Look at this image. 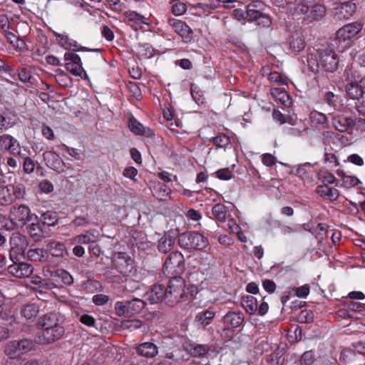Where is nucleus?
<instances>
[{
	"mask_svg": "<svg viewBox=\"0 0 365 365\" xmlns=\"http://www.w3.org/2000/svg\"><path fill=\"white\" fill-rule=\"evenodd\" d=\"M63 317L60 313L53 312L41 317L37 323L38 328L42 329L37 337L39 344H51L60 339L65 330L61 323Z\"/></svg>",
	"mask_w": 365,
	"mask_h": 365,
	"instance_id": "f257e3e1",
	"label": "nucleus"
},
{
	"mask_svg": "<svg viewBox=\"0 0 365 365\" xmlns=\"http://www.w3.org/2000/svg\"><path fill=\"white\" fill-rule=\"evenodd\" d=\"M165 289L166 303L170 306L187 298L185 281L180 277H173Z\"/></svg>",
	"mask_w": 365,
	"mask_h": 365,
	"instance_id": "f03ea898",
	"label": "nucleus"
},
{
	"mask_svg": "<svg viewBox=\"0 0 365 365\" xmlns=\"http://www.w3.org/2000/svg\"><path fill=\"white\" fill-rule=\"evenodd\" d=\"M178 245L188 251L201 250L207 246L208 240L197 232H185L179 235Z\"/></svg>",
	"mask_w": 365,
	"mask_h": 365,
	"instance_id": "7ed1b4c3",
	"label": "nucleus"
},
{
	"mask_svg": "<svg viewBox=\"0 0 365 365\" xmlns=\"http://www.w3.org/2000/svg\"><path fill=\"white\" fill-rule=\"evenodd\" d=\"M247 14L255 24L262 28H268L272 24V20L269 15L264 14L265 4L260 0H253L246 6Z\"/></svg>",
	"mask_w": 365,
	"mask_h": 365,
	"instance_id": "20e7f679",
	"label": "nucleus"
},
{
	"mask_svg": "<svg viewBox=\"0 0 365 365\" xmlns=\"http://www.w3.org/2000/svg\"><path fill=\"white\" fill-rule=\"evenodd\" d=\"M113 267L123 277H135L137 269L135 268L134 260L125 252H116L112 259Z\"/></svg>",
	"mask_w": 365,
	"mask_h": 365,
	"instance_id": "39448f33",
	"label": "nucleus"
},
{
	"mask_svg": "<svg viewBox=\"0 0 365 365\" xmlns=\"http://www.w3.org/2000/svg\"><path fill=\"white\" fill-rule=\"evenodd\" d=\"M9 217L16 227H22L27 222L36 221L38 219L37 215L31 213L30 208L26 205L12 206Z\"/></svg>",
	"mask_w": 365,
	"mask_h": 365,
	"instance_id": "423d86ee",
	"label": "nucleus"
},
{
	"mask_svg": "<svg viewBox=\"0 0 365 365\" xmlns=\"http://www.w3.org/2000/svg\"><path fill=\"white\" fill-rule=\"evenodd\" d=\"M34 347L33 341L28 339L9 341L4 346V352L11 359H19L29 352Z\"/></svg>",
	"mask_w": 365,
	"mask_h": 365,
	"instance_id": "0eeeda50",
	"label": "nucleus"
},
{
	"mask_svg": "<svg viewBox=\"0 0 365 365\" xmlns=\"http://www.w3.org/2000/svg\"><path fill=\"white\" fill-rule=\"evenodd\" d=\"M145 305L144 300L134 298L130 301L117 302L115 310L118 316H131L139 313Z\"/></svg>",
	"mask_w": 365,
	"mask_h": 365,
	"instance_id": "6e6552de",
	"label": "nucleus"
},
{
	"mask_svg": "<svg viewBox=\"0 0 365 365\" xmlns=\"http://www.w3.org/2000/svg\"><path fill=\"white\" fill-rule=\"evenodd\" d=\"M9 244L11 246L9 250L11 260H14L19 256H23L29 246L27 237L17 232L11 235Z\"/></svg>",
	"mask_w": 365,
	"mask_h": 365,
	"instance_id": "1a4fd4ad",
	"label": "nucleus"
},
{
	"mask_svg": "<svg viewBox=\"0 0 365 365\" xmlns=\"http://www.w3.org/2000/svg\"><path fill=\"white\" fill-rule=\"evenodd\" d=\"M184 269V257L178 252L170 253L163 264V272L167 275H178Z\"/></svg>",
	"mask_w": 365,
	"mask_h": 365,
	"instance_id": "9d476101",
	"label": "nucleus"
},
{
	"mask_svg": "<svg viewBox=\"0 0 365 365\" xmlns=\"http://www.w3.org/2000/svg\"><path fill=\"white\" fill-rule=\"evenodd\" d=\"M64 60L66 61V68L71 73L82 78L87 77V74L82 66L81 59L78 54L67 52L64 54Z\"/></svg>",
	"mask_w": 365,
	"mask_h": 365,
	"instance_id": "9b49d317",
	"label": "nucleus"
},
{
	"mask_svg": "<svg viewBox=\"0 0 365 365\" xmlns=\"http://www.w3.org/2000/svg\"><path fill=\"white\" fill-rule=\"evenodd\" d=\"M11 261L13 264L7 267V271L11 275L17 278H26L32 274L34 267L31 264L20 262L19 257Z\"/></svg>",
	"mask_w": 365,
	"mask_h": 365,
	"instance_id": "f8f14e48",
	"label": "nucleus"
},
{
	"mask_svg": "<svg viewBox=\"0 0 365 365\" xmlns=\"http://www.w3.org/2000/svg\"><path fill=\"white\" fill-rule=\"evenodd\" d=\"M225 326L223 331H233L245 322V315L240 311H229L222 319Z\"/></svg>",
	"mask_w": 365,
	"mask_h": 365,
	"instance_id": "ddd939ff",
	"label": "nucleus"
},
{
	"mask_svg": "<svg viewBox=\"0 0 365 365\" xmlns=\"http://www.w3.org/2000/svg\"><path fill=\"white\" fill-rule=\"evenodd\" d=\"M319 64L327 72L336 71L339 64L337 54L332 50L323 49L319 51Z\"/></svg>",
	"mask_w": 365,
	"mask_h": 365,
	"instance_id": "4468645a",
	"label": "nucleus"
},
{
	"mask_svg": "<svg viewBox=\"0 0 365 365\" xmlns=\"http://www.w3.org/2000/svg\"><path fill=\"white\" fill-rule=\"evenodd\" d=\"M168 23L185 43H189L192 41V31L185 23L171 18L168 19Z\"/></svg>",
	"mask_w": 365,
	"mask_h": 365,
	"instance_id": "2eb2a0df",
	"label": "nucleus"
},
{
	"mask_svg": "<svg viewBox=\"0 0 365 365\" xmlns=\"http://www.w3.org/2000/svg\"><path fill=\"white\" fill-rule=\"evenodd\" d=\"M362 29V24L354 22L344 25L336 31V38L339 41H345L355 36Z\"/></svg>",
	"mask_w": 365,
	"mask_h": 365,
	"instance_id": "dca6fc26",
	"label": "nucleus"
},
{
	"mask_svg": "<svg viewBox=\"0 0 365 365\" xmlns=\"http://www.w3.org/2000/svg\"><path fill=\"white\" fill-rule=\"evenodd\" d=\"M46 253L56 258H65L68 251L65 244L57 240H50L46 245Z\"/></svg>",
	"mask_w": 365,
	"mask_h": 365,
	"instance_id": "f3484780",
	"label": "nucleus"
},
{
	"mask_svg": "<svg viewBox=\"0 0 365 365\" xmlns=\"http://www.w3.org/2000/svg\"><path fill=\"white\" fill-rule=\"evenodd\" d=\"M43 157L48 167L58 173L64 172L65 163L56 153L46 151L43 153Z\"/></svg>",
	"mask_w": 365,
	"mask_h": 365,
	"instance_id": "a211bd4d",
	"label": "nucleus"
},
{
	"mask_svg": "<svg viewBox=\"0 0 365 365\" xmlns=\"http://www.w3.org/2000/svg\"><path fill=\"white\" fill-rule=\"evenodd\" d=\"M145 299L151 304H155L165 300L166 302V289L163 284H155L150 290L146 292Z\"/></svg>",
	"mask_w": 365,
	"mask_h": 365,
	"instance_id": "6ab92c4d",
	"label": "nucleus"
},
{
	"mask_svg": "<svg viewBox=\"0 0 365 365\" xmlns=\"http://www.w3.org/2000/svg\"><path fill=\"white\" fill-rule=\"evenodd\" d=\"M136 353L143 357L153 358L158 354V346L152 342H144L135 347Z\"/></svg>",
	"mask_w": 365,
	"mask_h": 365,
	"instance_id": "aec40b11",
	"label": "nucleus"
},
{
	"mask_svg": "<svg viewBox=\"0 0 365 365\" xmlns=\"http://www.w3.org/2000/svg\"><path fill=\"white\" fill-rule=\"evenodd\" d=\"M355 121L352 118L338 115L332 119V125L339 132H346L354 125Z\"/></svg>",
	"mask_w": 365,
	"mask_h": 365,
	"instance_id": "412c9836",
	"label": "nucleus"
},
{
	"mask_svg": "<svg viewBox=\"0 0 365 365\" xmlns=\"http://www.w3.org/2000/svg\"><path fill=\"white\" fill-rule=\"evenodd\" d=\"M290 49L294 53H299L305 47V41L300 31L293 33L289 40Z\"/></svg>",
	"mask_w": 365,
	"mask_h": 365,
	"instance_id": "4be33fe9",
	"label": "nucleus"
},
{
	"mask_svg": "<svg viewBox=\"0 0 365 365\" xmlns=\"http://www.w3.org/2000/svg\"><path fill=\"white\" fill-rule=\"evenodd\" d=\"M0 147L15 154L19 148V143L11 135L4 134L0 136Z\"/></svg>",
	"mask_w": 365,
	"mask_h": 365,
	"instance_id": "5701e85b",
	"label": "nucleus"
},
{
	"mask_svg": "<svg viewBox=\"0 0 365 365\" xmlns=\"http://www.w3.org/2000/svg\"><path fill=\"white\" fill-rule=\"evenodd\" d=\"M316 191L320 197L331 201L336 200L339 196V192L337 189L330 187L326 184L318 185Z\"/></svg>",
	"mask_w": 365,
	"mask_h": 365,
	"instance_id": "b1692460",
	"label": "nucleus"
},
{
	"mask_svg": "<svg viewBox=\"0 0 365 365\" xmlns=\"http://www.w3.org/2000/svg\"><path fill=\"white\" fill-rule=\"evenodd\" d=\"M56 36L59 39L61 46L66 49H73V51H87L88 49L85 47L78 48V43L70 38L67 35H63L55 33Z\"/></svg>",
	"mask_w": 365,
	"mask_h": 365,
	"instance_id": "393cba45",
	"label": "nucleus"
},
{
	"mask_svg": "<svg viewBox=\"0 0 365 365\" xmlns=\"http://www.w3.org/2000/svg\"><path fill=\"white\" fill-rule=\"evenodd\" d=\"M340 97L335 95L331 91H327L324 94L323 101L327 103L329 109L331 111L339 110L341 105L339 103Z\"/></svg>",
	"mask_w": 365,
	"mask_h": 365,
	"instance_id": "a878e982",
	"label": "nucleus"
},
{
	"mask_svg": "<svg viewBox=\"0 0 365 365\" xmlns=\"http://www.w3.org/2000/svg\"><path fill=\"white\" fill-rule=\"evenodd\" d=\"M346 95L353 100H359L364 96V90L359 83H348L345 87Z\"/></svg>",
	"mask_w": 365,
	"mask_h": 365,
	"instance_id": "bb28decb",
	"label": "nucleus"
},
{
	"mask_svg": "<svg viewBox=\"0 0 365 365\" xmlns=\"http://www.w3.org/2000/svg\"><path fill=\"white\" fill-rule=\"evenodd\" d=\"M215 316V312L213 309H208L205 311L199 312L195 317V321L202 327H205L209 325Z\"/></svg>",
	"mask_w": 365,
	"mask_h": 365,
	"instance_id": "cd10ccee",
	"label": "nucleus"
},
{
	"mask_svg": "<svg viewBox=\"0 0 365 365\" xmlns=\"http://www.w3.org/2000/svg\"><path fill=\"white\" fill-rule=\"evenodd\" d=\"M9 191L13 200V202L18 199H21L26 194V187L21 183L7 185Z\"/></svg>",
	"mask_w": 365,
	"mask_h": 365,
	"instance_id": "c85d7f7f",
	"label": "nucleus"
},
{
	"mask_svg": "<svg viewBox=\"0 0 365 365\" xmlns=\"http://www.w3.org/2000/svg\"><path fill=\"white\" fill-rule=\"evenodd\" d=\"M311 3V0H301L294 7L290 8V11L294 16L306 14L309 11Z\"/></svg>",
	"mask_w": 365,
	"mask_h": 365,
	"instance_id": "c756f323",
	"label": "nucleus"
},
{
	"mask_svg": "<svg viewBox=\"0 0 365 365\" xmlns=\"http://www.w3.org/2000/svg\"><path fill=\"white\" fill-rule=\"evenodd\" d=\"M174 244V238L170 235H165L159 240L158 249L162 253H167L173 249Z\"/></svg>",
	"mask_w": 365,
	"mask_h": 365,
	"instance_id": "7c9ffc66",
	"label": "nucleus"
},
{
	"mask_svg": "<svg viewBox=\"0 0 365 365\" xmlns=\"http://www.w3.org/2000/svg\"><path fill=\"white\" fill-rule=\"evenodd\" d=\"M39 312V307L35 303L25 304L21 309V315L26 319L35 318Z\"/></svg>",
	"mask_w": 365,
	"mask_h": 365,
	"instance_id": "2f4dec72",
	"label": "nucleus"
},
{
	"mask_svg": "<svg viewBox=\"0 0 365 365\" xmlns=\"http://www.w3.org/2000/svg\"><path fill=\"white\" fill-rule=\"evenodd\" d=\"M26 256L29 259L34 262H46L48 260V255H46V250L43 249H30L27 251Z\"/></svg>",
	"mask_w": 365,
	"mask_h": 365,
	"instance_id": "473e14b6",
	"label": "nucleus"
},
{
	"mask_svg": "<svg viewBox=\"0 0 365 365\" xmlns=\"http://www.w3.org/2000/svg\"><path fill=\"white\" fill-rule=\"evenodd\" d=\"M241 304L247 313L250 314H254L257 310V299L252 296L242 297Z\"/></svg>",
	"mask_w": 365,
	"mask_h": 365,
	"instance_id": "72a5a7b5",
	"label": "nucleus"
},
{
	"mask_svg": "<svg viewBox=\"0 0 365 365\" xmlns=\"http://www.w3.org/2000/svg\"><path fill=\"white\" fill-rule=\"evenodd\" d=\"M27 231L35 241H40L43 235V230L38 222H35L32 221V222L28 225Z\"/></svg>",
	"mask_w": 365,
	"mask_h": 365,
	"instance_id": "f704fd0d",
	"label": "nucleus"
},
{
	"mask_svg": "<svg viewBox=\"0 0 365 365\" xmlns=\"http://www.w3.org/2000/svg\"><path fill=\"white\" fill-rule=\"evenodd\" d=\"M310 13L309 17L314 20L322 19L326 14L325 6L320 4L311 3Z\"/></svg>",
	"mask_w": 365,
	"mask_h": 365,
	"instance_id": "c9c22d12",
	"label": "nucleus"
},
{
	"mask_svg": "<svg viewBox=\"0 0 365 365\" xmlns=\"http://www.w3.org/2000/svg\"><path fill=\"white\" fill-rule=\"evenodd\" d=\"M212 213L217 221L225 222L227 216L226 207L221 203L216 204L212 207Z\"/></svg>",
	"mask_w": 365,
	"mask_h": 365,
	"instance_id": "e433bc0d",
	"label": "nucleus"
},
{
	"mask_svg": "<svg viewBox=\"0 0 365 365\" xmlns=\"http://www.w3.org/2000/svg\"><path fill=\"white\" fill-rule=\"evenodd\" d=\"M128 127L135 134L148 135L146 132V128L133 117L129 119Z\"/></svg>",
	"mask_w": 365,
	"mask_h": 365,
	"instance_id": "4c0bfd02",
	"label": "nucleus"
},
{
	"mask_svg": "<svg viewBox=\"0 0 365 365\" xmlns=\"http://www.w3.org/2000/svg\"><path fill=\"white\" fill-rule=\"evenodd\" d=\"M136 50L139 55L148 58L154 55V49L149 43H138Z\"/></svg>",
	"mask_w": 365,
	"mask_h": 365,
	"instance_id": "58836bf2",
	"label": "nucleus"
},
{
	"mask_svg": "<svg viewBox=\"0 0 365 365\" xmlns=\"http://www.w3.org/2000/svg\"><path fill=\"white\" fill-rule=\"evenodd\" d=\"M41 220L43 223L48 226H55L58 221L57 214L51 211L43 213L41 215Z\"/></svg>",
	"mask_w": 365,
	"mask_h": 365,
	"instance_id": "ea45409f",
	"label": "nucleus"
},
{
	"mask_svg": "<svg viewBox=\"0 0 365 365\" xmlns=\"http://www.w3.org/2000/svg\"><path fill=\"white\" fill-rule=\"evenodd\" d=\"M309 119L312 123L317 125H323L327 121V115L317 110H312L310 112Z\"/></svg>",
	"mask_w": 365,
	"mask_h": 365,
	"instance_id": "a19ab883",
	"label": "nucleus"
},
{
	"mask_svg": "<svg viewBox=\"0 0 365 365\" xmlns=\"http://www.w3.org/2000/svg\"><path fill=\"white\" fill-rule=\"evenodd\" d=\"M271 95L284 105L289 101V96L287 93L280 88H274L271 89Z\"/></svg>",
	"mask_w": 365,
	"mask_h": 365,
	"instance_id": "79ce46f5",
	"label": "nucleus"
},
{
	"mask_svg": "<svg viewBox=\"0 0 365 365\" xmlns=\"http://www.w3.org/2000/svg\"><path fill=\"white\" fill-rule=\"evenodd\" d=\"M123 15L129 21L134 22L138 24H145V18L135 11H125Z\"/></svg>",
	"mask_w": 365,
	"mask_h": 365,
	"instance_id": "37998d69",
	"label": "nucleus"
},
{
	"mask_svg": "<svg viewBox=\"0 0 365 365\" xmlns=\"http://www.w3.org/2000/svg\"><path fill=\"white\" fill-rule=\"evenodd\" d=\"M31 283L34 285L37 286L36 288L50 289L53 287V283L48 282L46 279H42L38 276L33 277L31 278Z\"/></svg>",
	"mask_w": 365,
	"mask_h": 365,
	"instance_id": "c03bdc74",
	"label": "nucleus"
},
{
	"mask_svg": "<svg viewBox=\"0 0 365 365\" xmlns=\"http://www.w3.org/2000/svg\"><path fill=\"white\" fill-rule=\"evenodd\" d=\"M345 81L348 83H358L361 81V76L352 68H346L344 73Z\"/></svg>",
	"mask_w": 365,
	"mask_h": 365,
	"instance_id": "a18cd8bd",
	"label": "nucleus"
},
{
	"mask_svg": "<svg viewBox=\"0 0 365 365\" xmlns=\"http://www.w3.org/2000/svg\"><path fill=\"white\" fill-rule=\"evenodd\" d=\"M190 93L193 100L197 104L200 105L204 103L205 98L197 86L192 83L190 86Z\"/></svg>",
	"mask_w": 365,
	"mask_h": 365,
	"instance_id": "49530a36",
	"label": "nucleus"
},
{
	"mask_svg": "<svg viewBox=\"0 0 365 365\" xmlns=\"http://www.w3.org/2000/svg\"><path fill=\"white\" fill-rule=\"evenodd\" d=\"M210 349L207 344H197L190 349V354L195 357L200 356L208 353Z\"/></svg>",
	"mask_w": 365,
	"mask_h": 365,
	"instance_id": "de8ad7c7",
	"label": "nucleus"
},
{
	"mask_svg": "<svg viewBox=\"0 0 365 365\" xmlns=\"http://www.w3.org/2000/svg\"><path fill=\"white\" fill-rule=\"evenodd\" d=\"M12 202L13 200L7 185L0 187V203L1 205H9Z\"/></svg>",
	"mask_w": 365,
	"mask_h": 365,
	"instance_id": "09e8293b",
	"label": "nucleus"
},
{
	"mask_svg": "<svg viewBox=\"0 0 365 365\" xmlns=\"http://www.w3.org/2000/svg\"><path fill=\"white\" fill-rule=\"evenodd\" d=\"M143 325V322L138 319L124 320L121 322V327L124 329H130L131 331L139 329Z\"/></svg>",
	"mask_w": 365,
	"mask_h": 365,
	"instance_id": "8fccbe9b",
	"label": "nucleus"
},
{
	"mask_svg": "<svg viewBox=\"0 0 365 365\" xmlns=\"http://www.w3.org/2000/svg\"><path fill=\"white\" fill-rule=\"evenodd\" d=\"M170 189L164 184L158 185V187L155 189V195L160 200H165L170 193Z\"/></svg>",
	"mask_w": 365,
	"mask_h": 365,
	"instance_id": "3c124183",
	"label": "nucleus"
},
{
	"mask_svg": "<svg viewBox=\"0 0 365 365\" xmlns=\"http://www.w3.org/2000/svg\"><path fill=\"white\" fill-rule=\"evenodd\" d=\"M57 276L61 281L67 285H71L73 282V279L71 274L65 269H58L56 272Z\"/></svg>",
	"mask_w": 365,
	"mask_h": 365,
	"instance_id": "603ef678",
	"label": "nucleus"
},
{
	"mask_svg": "<svg viewBox=\"0 0 365 365\" xmlns=\"http://www.w3.org/2000/svg\"><path fill=\"white\" fill-rule=\"evenodd\" d=\"M213 143L218 148H225L230 144V140L227 135L220 134L213 138Z\"/></svg>",
	"mask_w": 365,
	"mask_h": 365,
	"instance_id": "864d4df0",
	"label": "nucleus"
},
{
	"mask_svg": "<svg viewBox=\"0 0 365 365\" xmlns=\"http://www.w3.org/2000/svg\"><path fill=\"white\" fill-rule=\"evenodd\" d=\"M186 11L187 6L182 1L172 5L171 12L176 16L182 15Z\"/></svg>",
	"mask_w": 365,
	"mask_h": 365,
	"instance_id": "5fc2aeb1",
	"label": "nucleus"
},
{
	"mask_svg": "<svg viewBox=\"0 0 365 365\" xmlns=\"http://www.w3.org/2000/svg\"><path fill=\"white\" fill-rule=\"evenodd\" d=\"M298 320L300 323H311L314 320L313 312L310 310L302 311L299 316Z\"/></svg>",
	"mask_w": 365,
	"mask_h": 365,
	"instance_id": "6e6d98bb",
	"label": "nucleus"
},
{
	"mask_svg": "<svg viewBox=\"0 0 365 365\" xmlns=\"http://www.w3.org/2000/svg\"><path fill=\"white\" fill-rule=\"evenodd\" d=\"M12 126L13 123L8 115L0 113V130H6Z\"/></svg>",
	"mask_w": 365,
	"mask_h": 365,
	"instance_id": "4d7b16f0",
	"label": "nucleus"
},
{
	"mask_svg": "<svg viewBox=\"0 0 365 365\" xmlns=\"http://www.w3.org/2000/svg\"><path fill=\"white\" fill-rule=\"evenodd\" d=\"M269 80L271 82L275 83L277 85H285L287 84V80L282 77V76L277 72H271L269 75Z\"/></svg>",
	"mask_w": 365,
	"mask_h": 365,
	"instance_id": "13d9d810",
	"label": "nucleus"
},
{
	"mask_svg": "<svg viewBox=\"0 0 365 365\" xmlns=\"http://www.w3.org/2000/svg\"><path fill=\"white\" fill-rule=\"evenodd\" d=\"M34 168H35L34 161L29 157L25 158L24 159V163H23L24 172L27 174H30L34 170Z\"/></svg>",
	"mask_w": 365,
	"mask_h": 365,
	"instance_id": "bf43d9fd",
	"label": "nucleus"
},
{
	"mask_svg": "<svg viewBox=\"0 0 365 365\" xmlns=\"http://www.w3.org/2000/svg\"><path fill=\"white\" fill-rule=\"evenodd\" d=\"M311 165L309 163H305L303 165H299L297 170H296V175H298L301 178H304L307 177L308 173L310 170Z\"/></svg>",
	"mask_w": 365,
	"mask_h": 365,
	"instance_id": "052dcab7",
	"label": "nucleus"
},
{
	"mask_svg": "<svg viewBox=\"0 0 365 365\" xmlns=\"http://www.w3.org/2000/svg\"><path fill=\"white\" fill-rule=\"evenodd\" d=\"M319 178L324 184H332L334 182L336 178L331 173L329 172H321L319 173Z\"/></svg>",
	"mask_w": 365,
	"mask_h": 365,
	"instance_id": "680f3d73",
	"label": "nucleus"
},
{
	"mask_svg": "<svg viewBox=\"0 0 365 365\" xmlns=\"http://www.w3.org/2000/svg\"><path fill=\"white\" fill-rule=\"evenodd\" d=\"M235 18L239 20H246L248 22H254L251 19L250 15L247 14V10H244L242 9H237L234 11Z\"/></svg>",
	"mask_w": 365,
	"mask_h": 365,
	"instance_id": "e2e57ef3",
	"label": "nucleus"
},
{
	"mask_svg": "<svg viewBox=\"0 0 365 365\" xmlns=\"http://www.w3.org/2000/svg\"><path fill=\"white\" fill-rule=\"evenodd\" d=\"M109 300L108 296L103 294H96L92 298V302L97 306L106 304Z\"/></svg>",
	"mask_w": 365,
	"mask_h": 365,
	"instance_id": "0e129e2a",
	"label": "nucleus"
},
{
	"mask_svg": "<svg viewBox=\"0 0 365 365\" xmlns=\"http://www.w3.org/2000/svg\"><path fill=\"white\" fill-rule=\"evenodd\" d=\"M217 177L223 180H227L232 178V173L229 168H223L216 172Z\"/></svg>",
	"mask_w": 365,
	"mask_h": 365,
	"instance_id": "69168bd1",
	"label": "nucleus"
},
{
	"mask_svg": "<svg viewBox=\"0 0 365 365\" xmlns=\"http://www.w3.org/2000/svg\"><path fill=\"white\" fill-rule=\"evenodd\" d=\"M38 187L43 192L49 193L53 190V184L48 180H42L39 185Z\"/></svg>",
	"mask_w": 365,
	"mask_h": 365,
	"instance_id": "338daca9",
	"label": "nucleus"
},
{
	"mask_svg": "<svg viewBox=\"0 0 365 365\" xmlns=\"http://www.w3.org/2000/svg\"><path fill=\"white\" fill-rule=\"evenodd\" d=\"M301 364L304 365H311L314 361V354L312 351L304 352L301 357Z\"/></svg>",
	"mask_w": 365,
	"mask_h": 365,
	"instance_id": "774afa93",
	"label": "nucleus"
}]
</instances>
